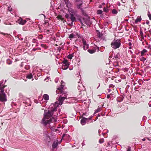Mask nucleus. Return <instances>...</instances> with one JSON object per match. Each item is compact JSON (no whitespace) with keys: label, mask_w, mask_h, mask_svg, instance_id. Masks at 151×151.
I'll return each mask as SVG.
<instances>
[{"label":"nucleus","mask_w":151,"mask_h":151,"mask_svg":"<svg viewBox=\"0 0 151 151\" xmlns=\"http://www.w3.org/2000/svg\"><path fill=\"white\" fill-rule=\"evenodd\" d=\"M63 87L64 86L63 85H61L60 87L58 88L56 92L58 94L60 93L63 95H64V96L60 95L57 99L58 101L55 102V104H51L50 106V108L48 111H44L45 118L42 120V123L45 125H46L47 124L45 121V118L50 117L53 114L52 111L53 112L55 111H56L57 107L59 106H61L63 104L64 100L67 99V92L63 91Z\"/></svg>","instance_id":"1"},{"label":"nucleus","mask_w":151,"mask_h":151,"mask_svg":"<svg viewBox=\"0 0 151 151\" xmlns=\"http://www.w3.org/2000/svg\"><path fill=\"white\" fill-rule=\"evenodd\" d=\"M2 83L3 81H1L0 83V101L4 102L7 101L6 95L4 90V88L6 86L2 85Z\"/></svg>","instance_id":"2"},{"label":"nucleus","mask_w":151,"mask_h":151,"mask_svg":"<svg viewBox=\"0 0 151 151\" xmlns=\"http://www.w3.org/2000/svg\"><path fill=\"white\" fill-rule=\"evenodd\" d=\"M121 45L120 40L117 39L112 42L111 44V46L112 48L116 49L119 48L120 47Z\"/></svg>","instance_id":"3"},{"label":"nucleus","mask_w":151,"mask_h":151,"mask_svg":"<svg viewBox=\"0 0 151 151\" xmlns=\"http://www.w3.org/2000/svg\"><path fill=\"white\" fill-rule=\"evenodd\" d=\"M56 111H55L54 112H52V113H53V114H52V116L49 117H46L45 118V121H46V122L47 123V124H46V125H45L44 124H42V120L43 119L45 118V115H44V117L42 119V122H41V123L43 124L45 126L46 125H47V124H50V123L52 121H53V122H55V121H56V119L55 118H53V117H52V118H53V119H52V115H53L54 113V112H55Z\"/></svg>","instance_id":"4"},{"label":"nucleus","mask_w":151,"mask_h":151,"mask_svg":"<svg viewBox=\"0 0 151 151\" xmlns=\"http://www.w3.org/2000/svg\"><path fill=\"white\" fill-rule=\"evenodd\" d=\"M69 13L70 14V19L72 22L76 21V17L74 16V15H76V14L77 13V12L76 11H74L73 9H71L70 10V9L68 10Z\"/></svg>","instance_id":"5"},{"label":"nucleus","mask_w":151,"mask_h":151,"mask_svg":"<svg viewBox=\"0 0 151 151\" xmlns=\"http://www.w3.org/2000/svg\"><path fill=\"white\" fill-rule=\"evenodd\" d=\"M79 37L77 32H74L70 34L68 36V38L70 40L77 39Z\"/></svg>","instance_id":"6"},{"label":"nucleus","mask_w":151,"mask_h":151,"mask_svg":"<svg viewBox=\"0 0 151 151\" xmlns=\"http://www.w3.org/2000/svg\"><path fill=\"white\" fill-rule=\"evenodd\" d=\"M63 64L62 65V68L63 70L67 69L69 65V63L66 60H64L63 62Z\"/></svg>","instance_id":"7"},{"label":"nucleus","mask_w":151,"mask_h":151,"mask_svg":"<svg viewBox=\"0 0 151 151\" xmlns=\"http://www.w3.org/2000/svg\"><path fill=\"white\" fill-rule=\"evenodd\" d=\"M82 42L83 44V48L84 50H86L89 47L88 44L86 43V40L84 39L82 40Z\"/></svg>","instance_id":"8"},{"label":"nucleus","mask_w":151,"mask_h":151,"mask_svg":"<svg viewBox=\"0 0 151 151\" xmlns=\"http://www.w3.org/2000/svg\"><path fill=\"white\" fill-rule=\"evenodd\" d=\"M26 22L25 19L24 20L21 17H20L18 20V22L19 24L23 25Z\"/></svg>","instance_id":"9"},{"label":"nucleus","mask_w":151,"mask_h":151,"mask_svg":"<svg viewBox=\"0 0 151 151\" xmlns=\"http://www.w3.org/2000/svg\"><path fill=\"white\" fill-rule=\"evenodd\" d=\"M58 145V142L57 141H54L52 145V147L53 149L56 148Z\"/></svg>","instance_id":"10"},{"label":"nucleus","mask_w":151,"mask_h":151,"mask_svg":"<svg viewBox=\"0 0 151 151\" xmlns=\"http://www.w3.org/2000/svg\"><path fill=\"white\" fill-rule=\"evenodd\" d=\"M87 118L83 117L81 121V123L82 125H84L86 123V120Z\"/></svg>","instance_id":"11"},{"label":"nucleus","mask_w":151,"mask_h":151,"mask_svg":"<svg viewBox=\"0 0 151 151\" xmlns=\"http://www.w3.org/2000/svg\"><path fill=\"white\" fill-rule=\"evenodd\" d=\"M21 67L24 66V68L26 70H28V65H26L25 63L22 62L21 64Z\"/></svg>","instance_id":"12"},{"label":"nucleus","mask_w":151,"mask_h":151,"mask_svg":"<svg viewBox=\"0 0 151 151\" xmlns=\"http://www.w3.org/2000/svg\"><path fill=\"white\" fill-rule=\"evenodd\" d=\"M98 36L99 39L100 40H104L103 35L100 32H99L98 34Z\"/></svg>","instance_id":"13"},{"label":"nucleus","mask_w":151,"mask_h":151,"mask_svg":"<svg viewBox=\"0 0 151 151\" xmlns=\"http://www.w3.org/2000/svg\"><path fill=\"white\" fill-rule=\"evenodd\" d=\"M84 21L86 24L87 25H89L90 24H91L90 19L89 17H87V19H84Z\"/></svg>","instance_id":"14"},{"label":"nucleus","mask_w":151,"mask_h":151,"mask_svg":"<svg viewBox=\"0 0 151 151\" xmlns=\"http://www.w3.org/2000/svg\"><path fill=\"white\" fill-rule=\"evenodd\" d=\"M142 20V19L140 17H138L137 19L135 20L134 22L135 23H137L138 22H140Z\"/></svg>","instance_id":"15"},{"label":"nucleus","mask_w":151,"mask_h":151,"mask_svg":"<svg viewBox=\"0 0 151 151\" xmlns=\"http://www.w3.org/2000/svg\"><path fill=\"white\" fill-rule=\"evenodd\" d=\"M43 98L45 100H48L49 99V96L47 94H44L43 96Z\"/></svg>","instance_id":"16"},{"label":"nucleus","mask_w":151,"mask_h":151,"mask_svg":"<svg viewBox=\"0 0 151 151\" xmlns=\"http://www.w3.org/2000/svg\"><path fill=\"white\" fill-rule=\"evenodd\" d=\"M144 55H141V56L140 57V60L142 61H143L144 62L145 60H146V58H144L143 56Z\"/></svg>","instance_id":"17"},{"label":"nucleus","mask_w":151,"mask_h":151,"mask_svg":"<svg viewBox=\"0 0 151 151\" xmlns=\"http://www.w3.org/2000/svg\"><path fill=\"white\" fill-rule=\"evenodd\" d=\"M96 51L95 49H89L88 50V51L89 53L91 54H92L94 53Z\"/></svg>","instance_id":"18"},{"label":"nucleus","mask_w":151,"mask_h":151,"mask_svg":"<svg viewBox=\"0 0 151 151\" xmlns=\"http://www.w3.org/2000/svg\"><path fill=\"white\" fill-rule=\"evenodd\" d=\"M76 17L77 18L76 19V21H77V20H81V17L79 14H76Z\"/></svg>","instance_id":"19"},{"label":"nucleus","mask_w":151,"mask_h":151,"mask_svg":"<svg viewBox=\"0 0 151 151\" xmlns=\"http://www.w3.org/2000/svg\"><path fill=\"white\" fill-rule=\"evenodd\" d=\"M147 51L146 50L144 49H143L141 52V55H144L145 53L147 52Z\"/></svg>","instance_id":"20"},{"label":"nucleus","mask_w":151,"mask_h":151,"mask_svg":"<svg viewBox=\"0 0 151 151\" xmlns=\"http://www.w3.org/2000/svg\"><path fill=\"white\" fill-rule=\"evenodd\" d=\"M6 63L7 64L10 65L12 64V61L10 59H8L7 60Z\"/></svg>","instance_id":"21"},{"label":"nucleus","mask_w":151,"mask_h":151,"mask_svg":"<svg viewBox=\"0 0 151 151\" xmlns=\"http://www.w3.org/2000/svg\"><path fill=\"white\" fill-rule=\"evenodd\" d=\"M1 34L3 35L4 36L6 35V37L8 38H9V36H11V35L9 34H7V33H4L3 32H1Z\"/></svg>","instance_id":"22"},{"label":"nucleus","mask_w":151,"mask_h":151,"mask_svg":"<svg viewBox=\"0 0 151 151\" xmlns=\"http://www.w3.org/2000/svg\"><path fill=\"white\" fill-rule=\"evenodd\" d=\"M119 53L117 54L114 55L113 58V59H114V58H115L116 59H119Z\"/></svg>","instance_id":"23"},{"label":"nucleus","mask_w":151,"mask_h":151,"mask_svg":"<svg viewBox=\"0 0 151 151\" xmlns=\"http://www.w3.org/2000/svg\"><path fill=\"white\" fill-rule=\"evenodd\" d=\"M100 111H101L100 108H98L97 109L95 110V112L94 114V115L96 113H97L98 112Z\"/></svg>","instance_id":"24"},{"label":"nucleus","mask_w":151,"mask_h":151,"mask_svg":"<svg viewBox=\"0 0 151 151\" xmlns=\"http://www.w3.org/2000/svg\"><path fill=\"white\" fill-rule=\"evenodd\" d=\"M67 7L69 8L71 7V4L69 2H66V3Z\"/></svg>","instance_id":"25"},{"label":"nucleus","mask_w":151,"mask_h":151,"mask_svg":"<svg viewBox=\"0 0 151 151\" xmlns=\"http://www.w3.org/2000/svg\"><path fill=\"white\" fill-rule=\"evenodd\" d=\"M102 13V11L101 10H99L97 11V13L98 14H101Z\"/></svg>","instance_id":"26"},{"label":"nucleus","mask_w":151,"mask_h":151,"mask_svg":"<svg viewBox=\"0 0 151 151\" xmlns=\"http://www.w3.org/2000/svg\"><path fill=\"white\" fill-rule=\"evenodd\" d=\"M123 100V99L122 98H118L117 99V101L118 102H121Z\"/></svg>","instance_id":"27"},{"label":"nucleus","mask_w":151,"mask_h":151,"mask_svg":"<svg viewBox=\"0 0 151 151\" xmlns=\"http://www.w3.org/2000/svg\"><path fill=\"white\" fill-rule=\"evenodd\" d=\"M112 12L113 14H116L117 12V11L116 9H114L112 10Z\"/></svg>","instance_id":"28"},{"label":"nucleus","mask_w":151,"mask_h":151,"mask_svg":"<svg viewBox=\"0 0 151 151\" xmlns=\"http://www.w3.org/2000/svg\"><path fill=\"white\" fill-rule=\"evenodd\" d=\"M104 142V140L103 139H100L99 141V142L100 143H102Z\"/></svg>","instance_id":"29"},{"label":"nucleus","mask_w":151,"mask_h":151,"mask_svg":"<svg viewBox=\"0 0 151 151\" xmlns=\"http://www.w3.org/2000/svg\"><path fill=\"white\" fill-rule=\"evenodd\" d=\"M73 56L72 55H69L68 56V58L69 59H71Z\"/></svg>","instance_id":"30"},{"label":"nucleus","mask_w":151,"mask_h":151,"mask_svg":"<svg viewBox=\"0 0 151 151\" xmlns=\"http://www.w3.org/2000/svg\"><path fill=\"white\" fill-rule=\"evenodd\" d=\"M8 10L10 12H11L12 11V9L11 7V6H9L8 8Z\"/></svg>","instance_id":"31"},{"label":"nucleus","mask_w":151,"mask_h":151,"mask_svg":"<svg viewBox=\"0 0 151 151\" xmlns=\"http://www.w3.org/2000/svg\"><path fill=\"white\" fill-rule=\"evenodd\" d=\"M32 74L30 73V74H29V79H30L31 78H32Z\"/></svg>","instance_id":"32"},{"label":"nucleus","mask_w":151,"mask_h":151,"mask_svg":"<svg viewBox=\"0 0 151 151\" xmlns=\"http://www.w3.org/2000/svg\"><path fill=\"white\" fill-rule=\"evenodd\" d=\"M65 17L67 18H69V15L68 14H66V15H65Z\"/></svg>","instance_id":"33"},{"label":"nucleus","mask_w":151,"mask_h":151,"mask_svg":"<svg viewBox=\"0 0 151 151\" xmlns=\"http://www.w3.org/2000/svg\"><path fill=\"white\" fill-rule=\"evenodd\" d=\"M127 151H131V147H128V148L127 149Z\"/></svg>","instance_id":"34"},{"label":"nucleus","mask_w":151,"mask_h":151,"mask_svg":"<svg viewBox=\"0 0 151 151\" xmlns=\"http://www.w3.org/2000/svg\"><path fill=\"white\" fill-rule=\"evenodd\" d=\"M82 13L84 15H86V13L84 12V11L83 9H82Z\"/></svg>","instance_id":"35"},{"label":"nucleus","mask_w":151,"mask_h":151,"mask_svg":"<svg viewBox=\"0 0 151 151\" xmlns=\"http://www.w3.org/2000/svg\"><path fill=\"white\" fill-rule=\"evenodd\" d=\"M148 17H149V19L150 20H151V14H149L148 15Z\"/></svg>","instance_id":"36"},{"label":"nucleus","mask_w":151,"mask_h":151,"mask_svg":"<svg viewBox=\"0 0 151 151\" xmlns=\"http://www.w3.org/2000/svg\"><path fill=\"white\" fill-rule=\"evenodd\" d=\"M110 97V95H108L107 96V98L108 99H109Z\"/></svg>","instance_id":"37"},{"label":"nucleus","mask_w":151,"mask_h":151,"mask_svg":"<svg viewBox=\"0 0 151 151\" xmlns=\"http://www.w3.org/2000/svg\"><path fill=\"white\" fill-rule=\"evenodd\" d=\"M104 12H107V11H106V8H104Z\"/></svg>","instance_id":"38"},{"label":"nucleus","mask_w":151,"mask_h":151,"mask_svg":"<svg viewBox=\"0 0 151 151\" xmlns=\"http://www.w3.org/2000/svg\"><path fill=\"white\" fill-rule=\"evenodd\" d=\"M84 145H85V144L84 143H82V146H83Z\"/></svg>","instance_id":"39"},{"label":"nucleus","mask_w":151,"mask_h":151,"mask_svg":"<svg viewBox=\"0 0 151 151\" xmlns=\"http://www.w3.org/2000/svg\"><path fill=\"white\" fill-rule=\"evenodd\" d=\"M26 78L28 79V74L26 75Z\"/></svg>","instance_id":"40"},{"label":"nucleus","mask_w":151,"mask_h":151,"mask_svg":"<svg viewBox=\"0 0 151 151\" xmlns=\"http://www.w3.org/2000/svg\"><path fill=\"white\" fill-rule=\"evenodd\" d=\"M58 18L61 19V16H58Z\"/></svg>","instance_id":"41"},{"label":"nucleus","mask_w":151,"mask_h":151,"mask_svg":"<svg viewBox=\"0 0 151 151\" xmlns=\"http://www.w3.org/2000/svg\"><path fill=\"white\" fill-rule=\"evenodd\" d=\"M149 21L147 22H146V23L147 24H149Z\"/></svg>","instance_id":"42"},{"label":"nucleus","mask_w":151,"mask_h":151,"mask_svg":"<svg viewBox=\"0 0 151 151\" xmlns=\"http://www.w3.org/2000/svg\"><path fill=\"white\" fill-rule=\"evenodd\" d=\"M142 140L143 141H145V139H142Z\"/></svg>","instance_id":"43"},{"label":"nucleus","mask_w":151,"mask_h":151,"mask_svg":"<svg viewBox=\"0 0 151 151\" xmlns=\"http://www.w3.org/2000/svg\"><path fill=\"white\" fill-rule=\"evenodd\" d=\"M34 58V56H32V59H32Z\"/></svg>","instance_id":"44"},{"label":"nucleus","mask_w":151,"mask_h":151,"mask_svg":"<svg viewBox=\"0 0 151 151\" xmlns=\"http://www.w3.org/2000/svg\"><path fill=\"white\" fill-rule=\"evenodd\" d=\"M32 50L35 51L36 50V49H33Z\"/></svg>","instance_id":"45"},{"label":"nucleus","mask_w":151,"mask_h":151,"mask_svg":"<svg viewBox=\"0 0 151 151\" xmlns=\"http://www.w3.org/2000/svg\"><path fill=\"white\" fill-rule=\"evenodd\" d=\"M86 113H83V115H86Z\"/></svg>","instance_id":"46"},{"label":"nucleus","mask_w":151,"mask_h":151,"mask_svg":"<svg viewBox=\"0 0 151 151\" xmlns=\"http://www.w3.org/2000/svg\"><path fill=\"white\" fill-rule=\"evenodd\" d=\"M64 135H65V134H64L63 135V137L64 136Z\"/></svg>","instance_id":"47"},{"label":"nucleus","mask_w":151,"mask_h":151,"mask_svg":"<svg viewBox=\"0 0 151 151\" xmlns=\"http://www.w3.org/2000/svg\"><path fill=\"white\" fill-rule=\"evenodd\" d=\"M129 44L130 45H131V43H129Z\"/></svg>","instance_id":"48"},{"label":"nucleus","mask_w":151,"mask_h":151,"mask_svg":"<svg viewBox=\"0 0 151 151\" xmlns=\"http://www.w3.org/2000/svg\"><path fill=\"white\" fill-rule=\"evenodd\" d=\"M27 81V80H26V79L24 81Z\"/></svg>","instance_id":"49"},{"label":"nucleus","mask_w":151,"mask_h":151,"mask_svg":"<svg viewBox=\"0 0 151 151\" xmlns=\"http://www.w3.org/2000/svg\"><path fill=\"white\" fill-rule=\"evenodd\" d=\"M149 31L150 32H151V30H150Z\"/></svg>","instance_id":"50"},{"label":"nucleus","mask_w":151,"mask_h":151,"mask_svg":"<svg viewBox=\"0 0 151 151\" xmlns=\"http://www.w3.org/2000/svg\"><path fill=\"white\" fill-rule=\"evenodd\" d=\"M6 82V80H5V82Z\"/></svg>","instance_id":"51"},{"label":"nucleus","mask_w":151,"mask_h":151,"mask_svg":"<svg viewBox=\"0 0 151 151\" xmlns=\"http://www.w3.org/2000/svg\"><path fill=\"white\" fill-rule=\"evenodd\" d=\"M30 105H31L30 104H29V106H30Z\"/></svg>","instance_id":"52"},{"label":"nucleus","mask_w":151,"mask_h":151,"mask_svg":"<svg viewBox=\"0 0 151 151\" xmlns=\"http://www.w3.org/2000/svg\"><path fill=\"white\" fill-rule=\"evenodd\" d=\"M34 40V41H35V39H34V40Z\"/></svg>","instance_id":"53"},{"label":"nucleus","mask_w":151,"mask_h":151,"mask_svg":"<svg viewBox=\"0 0 151 151\" xmlns=\"http://www.w3.org/2000/svg\"><path fill=\"white\" fill-rule=\"evenodd\" d=\"M78 87H80V86L79 85L78 86Z\"/></svg>","instance_id":"54"},{"label":"nucleus","mask_w":151,"mask_h":151,"mask_svg":"<svg viewBox=\"0 0 151 151\" xmlns=\"http://www.w3.org/2000/svg\"><path fill=\"white\" fill-rule=\"evenodd\" d=\"M33 79H32V81H33Z\"/></svg>","instance_id":"55"},{"label":"nucleus","mask_w":151,"mask_h":151,"mask_svg":"<svg viewBox=\"0 0 151 151\" xmlns=\"http://www.w3.org/2000/svg\"><path fill=\"white\" fill-rule=\"evenodd\" d=\"M150 99H151V97L150 98Z\"/></svg>","instance_id":"56"},{"label":"nucleus","mask_w":151,"mask_h":151,"mask_svg":"<svg viewBox=\"0 0 151 151\" xmlns=\"http://www.w3.org/2000/svg\"><path fill=\"white\" fill-rule=\"evenodd\" d=\"M109 57L111 58V56H109Z\"/></svg>","instance_id":"57"}]
</instances>
